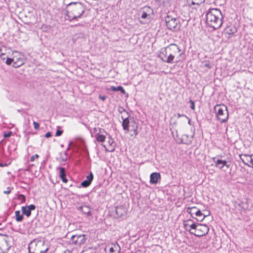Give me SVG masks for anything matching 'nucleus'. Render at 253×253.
I'll return each mask as SVG.
<instances>
[{
    "instance_id": "f257e3e1",
    "label": "nucleus",
    "mask_w": 253,
    "mask_h": 253,
    "mask_svg": "<svg viewBox=\"0 0 253 253\" xmlns=\"http://www.w3.org/2000/svg\"><path fill=\"white\" fill-rule=\"evenodd\" d=\"M184 227L186 230L189 227L191 229L194 230V232H191V234L197 237H201L206 235L209 232V227L205 224L194 223L192 220H188L184 221Z\"/></svg>"
},
{
    "instance_id": "f03ea898",
    "label": "nucleus",
    "mask_w": 253,
    "mask_h": 253,
    "mask_svg": "<svg viewBox=\"0 0 253 253\" xmlns=\"http://www.w3.org/2000/svg\"><path fill=\"white\" fill-rule=\"evenodd\" d=\"M123 119L122 126L126 132H129L131 137H135L138 134V124L133 117L124 118Z\"/></svg>"
},
{
    "instance_id": "7ed1b4c3",
    "label": "nucleus",
    "mask_w": 253,
    "mask_h": 253,
    "mask_svg": "<svg viewBox=\"0 0 253 253\" xmlns=\"http://www.w3.org/2000/svg\"><path fill=\"white\" fill-rule=\"evenodd\" d=\"M169 50V58L171 59V64L177 63L184 59L183 52H180L181 50L179 46L174 43H171L168 45Z\"/></svg>"
},
{
    "instance_id": "20e7f679",
    "label": "nucleus",
    "mask_w": 253,
    "mask_h": 253,
    "mask_svg": "<svg viewBox=\"0 0 253 253\" xmlns=\"http://www.w3.org/2000/svg\"><path fill=\"white\" fill-rule=\"evenodd\" d=\"M217 119L222 123L227 121L229 115L226 106L223 104L216 105L214 107Z\"/></svg>"
},
{
    "instance_id": "39448f33",
    "label": "nucleus",
    "mask_w": 253,
    "mask_h": 253,
    "mask_svg": "<svg viewBox=\"0 0 253 253\" xmlns=\"http://www.w3.org/2000/svg\"><path fill=\"white\" fill-rule=\"evenodd\" d=\"M166 23L168 28L173 31H177L180 29L179 20L173 17H166Z\"/></svg>"
},
{
    "instance_id": "423d86ee",
    "label": "nucleus",
    "mask_w": 253,
    "mask_h": 253,
    "mask_svg": "<svg viewBox=\"0 0 253 253\" xmlns=\"http://www.w3.org/2000/svg\"><path fill=\"white\" fill-rule=\"evenodd\" d=\"M219 17H206L207 24L214 30L219 29L222 24V18Z\"/></svg>"
},
{
    "instance_id": "0eeeda50",
    "label": "nucleus",
    "mask_w": 253,
    "mask_h": 253,
    "mask_svg": "<svg viewBox=\"0 0 253 253\" xmlns=\"http://www.w3.org/2000/svg\"><path fill=\"white\" fill-rule=\"evenodd\" d=\"M94 132L96 133L95 138L98 142H104L105 140L106 135L108 133L103 129L101 128H94Z\"/></svg>"
},
{
    "instance_id": "6e6552de",
    "label": "nucleus",
    "mask_w": 253,
    "mask_h": 253,
    "mask_svg": "<svg viewBox=\"0 0 253 253\" xmlns=\"http://www.w3.org/2000/svg\"><path fill=\"white\" fill-rule=\"evenodd\" d=\"M15 53L18 54V55L13 56V64L12 66L15 68H18L23 65L25 61L24 55L20 52L14 51Z\"/></svg>"
},
{
    "instance_id": "1a4fd4ad",
    "label": "nucleus",
    "mask_w": 253,
    "mask_h": 253,
    "mask_svg": "<svg viewBox=\"0 0 253 253\" xmlns=\"http://www.w3.org/2000/svg\"><path fill=\"white\" fill-rule=\"evenodd\" d=\"M169 50L168 46L165 48H161L158 57L164 62L171 64V59L169 58Z\"/></svg>"
},
{
    "instance_id": "9d476101",
    "label": "nucleus",
    "mask_w": 253,
    "mask_h": 253,
    "mask_svg": "<svg viewBox=\"0 0 253 253\" xmlns=\"http://www.w3.org/2000/svg\"><path fill=\"white\" fill-rule=\"evenodd\" d=\"M86 238L84 234L72 235L70 238L71 243L76 245H81L85 243Z\"/></svg>"
},
{
    "instance_id": "9b49d317",
    "label": "nucleus",
    "mask_w": 253,
    "mask_h": 253,
    "mask_svg": "<svg viewBox=\"0 0 253 253\" xmlns=\"http://www.w3.org/2000/svg\"><path fill=\"white\" fill-rule=\"evenodd\" d=\"M239 157L245 165L253 168V154H242L239 155Z\"/></svg>"
},
{
    "instance_id": "f8f14e48",
    "label": "nucleus",
    "mask_w": 253,
    "mask_h": 253,
    "mask_svg": "<svg viewBox=\"0 0 253 253\" xmlns=\"http://www.w3.org/2000/svg\"><path fill=\"white\" fill-rule=\"evenodd\" d=\"M212 159L215 163V166L220 169H222L224 167L228 169L230 166V162H227L226 160H222L221 159L216 160V157H213Z\"/></svg>"
},
{
    "instance_id": "ddd939ff",
    "label": "nucleus",
    "mask_w": 253,
    "mask_h": 253,
    "mask_svg": "<svg viewBox=\"0 0 253 253\" xmlns=\"http://www.w3.org/2000/svg\"><path fill=\"white\" fill-rule=\"evenodd\" d=\"M36 207L34 205H30L29 206H23L21 208V211L23 215H25L29 217L31 215V211H34Z\"/></svg>"
},
{
    "instance_id": "4468645a",
    "label": "nucleus",
    "mask_w": 253,
    "mask_h": 253,
    "mask_svg": "<svg viewBox=\"0 0 253 253\" xmlns=\"http://www.w3.org/2000/svg\"><path fill=\"white\" fill-rule=\"evenodd\" d=\"M35 245V246L38 248L40 247L41 245L43 246V244L42 243L41 241H38L37 243H36L35 242H32L30 244L29 246V253H46L48 251V248L45 249L43 251H40L38 248L35 249V252L31 253L30 251L31 248H32V247Z\"/></svg>"
},
{
    "instance_id": "2eb2a0df",
    "label": "nucleus",
    "mask_w": 253,
    "mask_h": 253,
    "mask_svg": "<svg viewBox=\"0 0 253 253\" xmlns=\"http://www.w3.org/2000/svg\"><path fill=\"white\" fill-rule=\"evenodd\" d=\"M108 148H106V150L108 152H112L115 151L116 146L115 143L113 139L109 134L108 135Z\"/></svg>"
},
{
    "instance_id": "dca6fc26",
    "label": "nucleus",
    "mask_w": 253,
    "mask_h": 253,
    "mask_svg": "<svg viewBox=\"0 0 253 253\" xmlns=\"http://www.w3.org/2000/svg\"><path fill=\"white\" fill-rule=\"evenodd\" d=\"M161 178V175L158 172H153L151 174L150 176V183L151 184H156L158 180Z\"/></svg>"
},
{
    "instance_id": "f3484780",
    "label": "nucleus",
    "mask_w": 253,
    "mask_h": 253,
    "mask_svg": "<svg viewBox=\"0 0 253 253\" xmlns=\"http://www.w3.org/2000/svg\"><path fill=\"white\" fill-rule=\"evenodd\" d=\"M109 253H120L121 247L117 243L112 244L111 246L109 247Z\"/></svg>"
},
{
    "instance_id": "a211bd4d",
    "label": "nucleus",
    "mask_w": 253,
    "mask_h": 253,
    "mask_svg": "<svg viewBox=\"0 0 253 253\" xmlns=\"http://www.w3.org/2000/svg\"><path fill=\"white\" fill-rule=\"evenodd\" d=\"M222 16L221 11L217 8H211L208 11L206 16Z\"/></svg>"
},
{
    "instance_id": "6ab92c4d",
    "label": "nucleus",
    "mask_w": 253,
    "mask_h": 253,
    "mask_svg": "<svg viewBox=\"0 0 253 253\" xmlns=\"http://www.w3.org/2000/svg\"><path fill=\"white\" fill-rule=\"evenodd\" d=\"M153 9L149 7L146 6L143 8L142 13L141 16H150L151 14H153Z\"/></svg>"
},
{
    "instance_id": "aec40b11",
    "label": "nucleus",
    "mask_w": 253,
    "mask_h": 253,
    "mask_svg": "<svg viewBox=\"0 0 253 253\" xmlns=\"http://www.w3.org/2000/svg\"><path fill=\"white\" fill-rule=\"evenodd\" d=\"M147 17H138L136 18H135L134 20L136 22V24L138 25V23H140L141 24H145L148 23V19H147L146 18Z\"/></svg>"
},
{
    "instance_id": "412c9836",
    "label": "nucleus",
    "mask_w": 253,
    "mask_h": 253,
    "mask_svg": "<svg viewBox=\"0 0 253 253\" xmlns=\"http://www.w3.org/2000/svg\"><path fill=\"white\" fill-rule=\"evenodd\" d=\"M191 141V139H189L188 135L187 134H183L179 143L188 144H189Z\"/></svg>"
},
{
    "instance_id": "4be33fe9",
    "label": "nucleus",
    "mask_w": 253,
    "mask_h": 253,
    "mask_svg": "<svg viewBox=\"0 0 253 253\" xmlns=\"http://www.w3.org/2000/svg\"><path fill=\"white\" fill-rule=\"evenodd\" d=\"M195 215L197 216L196 219L198 221H203L206 216L201 212L200 210H198L197 211H196V214Z\"/></svg>"
},
{
    "instance_id": "5701e85b",
    "label": "nucleus",
    "mask_w": 253,
    "mask_h": 253,
    "mask_svg": "<svg viewBox=\"0 0 253 253\" xmlns=\"http://www.w3.org/2000/svg\"><path fill=\"white\" fill-rule=\"evenodd\" d=\"M116 213L118 216L120 217L125 214V211L123 207H118L116 208Z\"/></svg>"
},
{
    "instance_id": "b1692460",
    "label": "nucleus",
    "mask_w": 253,
    "mask_h": 253,
    "mask_svg": "<svg viewBox=\"0 0 253 253\" xmlns=\"http://www.w3.org/2000/svg\"><path fill=\"white\" fill-rule=\"evenodd\" d=\"M16 220L17 222H21L24 218L23 213L21 214L19 211H16L15 212Z\"/></svg>"
},
{
    "instance_id": "393cba45",
    "label": "nucleus",
    "mask_w": 253,
    "mask_h": 253,
    "mask_svg": "<svg viewBox=\"0 0 253 253\" xmlns=\"http://www.w3.org/2000/svg\"><path fill=\"white\" fill-rule=\"evenodd\" d=\"M111 90L113 91H120L122 94H125L126 91L124 89V88L122 86H111Z\"/></svg>"
},
{
    "instance_id": "a878e982",
    "label": "nucleus",
    "mask_w": 253,
    "mask_h": 253,
    "mask_svg": "<svg viewBox=\"0 0 253 253\" xmlns=\"http://www.w3.org/2000/svg\"><path fill=\"white\" fill-rule=\"evenodd\" d=\"M155 1L157 3V5L160 6L168 4L170 0H155Z\"/></svg>"
},
{
    "instance_id": "bb28decb",
    "label": "nucleus",
    "mask_w": 253,
    "mask_h": 253,
    "mask_svg": "<svg viewBox=\"0 0 253 253\" xmlns=\"http://www.w3.org/2000/svg\"><path fill=\"white\" fill-rule=\"evenodd\" d=\"M57 169H59V177L60 178H62L63 177L66 176V173L65 169L63 167L61 168H57Z\"/></svg>"
},
{
    "instance_id": "cd10ccee",
    "label": "nucleus",
    "mask_w": 253,
    "mask_h": 253,
    "mask_svg": "<svg viewBox=\"0 0 253 253\" xmlns=\"http://www.w3.org/2000/svg\"><path fill=\"white\" fill-rule=\"evenodd\" d=\"M237 32V29L235 27L230 28L227 29V33L230 35H234Z\"/></svg>"
},
{
    "instance_id": "c85d7f7f",
    "label": "nucleus",
    "mask_w": 253,
    "mask_h": 253,
    "mask_svg": "<svg viewBox=\"0 0 253 253\" xmlns=\"http://www.w3.org/2000/svg\"><path fill=\"white\" fill-rule=\"evenodd\" d=\"M198 209L196 207H192L191 208H189L188 209V212L191 214L192 215L193 214H196V211H197Z\"/></svg>"
},
{
    "instance_id": "c756f323",
    "label": "nucleus",
    "mask_w": 253,
    "mask_h": 253,
    "mask_svg": "<svg viewBox=\"0 0 253 253\" xmlns=\"http://www.w3.org/2000/svg\"><path fill=\"white\" fill-rule=\"evenodd\" d=\"M17 199L21 201V203H24L26 201V197L23 194H19L17 196Z\"/></svg>"
},
{
    "instance_id": "7c9ffc66",
    "label": "nucleus",
    "mask_w": 253,
    "mask_h": 253,
    "mask_svg": "<svg viewBox=\"0 0 253 253\" xmlns=\"http://www.w3.org/2000/svg\"><path fill=\"white\" fill-rule=\"evenodd\" d=\"M93 179V173H92V172H90L89 174L86 176L85 180L88 181V182L91 183Z\"/></svg>"
},
{
    "instance_id": "2f4dec72",
    "label": "nucleus",
    "mask_w": 253,
    "mask_h": 253,
    "mask_svg": "<svg viewBox=\"0 0 253 253\" xmlns=\"http://www.w3.org/2000/svg\"><path fill=\"white\" fill-rule=\"evenodd\" d=\"M91 183L88 181L84 180L81 182V186L83 187H87L90 185Z\"/></svg>"
},
{
    "instance_id": "473e14b6",
    "label": "nucleus",
    "mask_w": 253,
    "mask_h": 253,
    "mask_svg": "<svg viewBox=\"0 0 253 253\" xmlns=\"http://www.w3.org/2000/svg\"><path fill=\"white\" fill-rule=\"evenodd\" d=\"M205 0H192V4L200 5V4L204 2Z\"/></svg>"
},
{
    "instance_id": "72a5a7b5",
    "label": "nucleus",
    "mask_w": 253,
    "mask_h": 253,
    "mask_svg": "<svg viewBox=\"0 0 253 253\" xmlns=\"http://www.w3.org/2000/svg\"><path fill=\"white\" fill-rule=\"evenodd\" d=\"M5 63L8 65H10L12 63L13 64V57L12 58L7 57V59H6Z\"/></svg>"
},
{
    "instance_id": "f704fd0d",
    "label": "nucleus",
    "mask_w": 253,
    "mask_h": 253,
    "mask_svg": "<svg viewBox=\"0 0 253 253\" xmlns=\"http://www.w3.org/2000/svg\"><path fill=\"white\" fill-rule=\"evenodd\" d=\"M12 134V132L11 131H8L6 132H5L3 134V137L4 138H7V137H9L11 136Z\"/></svg>"
},
{
    "instance_id": "c9c22d12",
    "label": "nucleus",
    "mask_w": 253,
    "mask_h": 253,
    "mask_svg": "<svg viewBox=\"0 0 253 253\" xmlns=\"http://www.w3.org/2000/svg\"><path fill=\"white\" fill-rule=\"evenodd\" d=\"M63 131L62 130L60 129H57L56 130V132L55 133V136H61L63 133Z\"/></svg>"
},
{
    "instance_id": "e433bc0d",
    "label": "nucleus",
    "mask_w": 253,
    "mask_h": 253,
    "mask_svg": "<svg viewBox=\"0 0 253 253\" xmlns=\"http://www.w3.org/2000/svg\"><path fill=\"white\" fill-rule=\"evenodd\" d=\"M61 159L62 161L65 162L67 159V153L66 152H65L64 154V156H61Z\"/></svg>"
},
{
    "instance_id": "4c0bfd02",
    "label": "nucleus",
    "mask_w": 253,
    "mask_h": 253,
    "mask_svg": "<svg viewBox=\"0 0 253 253\" xmlns=\"http://www.w3.org/2000/svg\"><path fill=\"white\" fill-rule=\"evenodd\" d=\"M204 66L208 69H211V66L209 61H206Z\"/></svg>"
},
{
    "instance_id": "58836bf2",
    "label": "nucleus",
    "mask_w": 253,
    "mask_h": 253,
    "mask_svg": "<svg viewBox=\"0 0 253 253\" xmlns=\"http://www.w3.org/2000/svg\"><path fill=\"white\" fill-rule=\"evenodd\" d=\"M33 125L34 126V128L35 129H38L40 127V125L38 122H34Z\"/></svg>"
},
{
    "instance_id": "ea45409f",
    "label": "nucleus",
    "mask_w": 253,
    "mask_h": 253,
    "mask_svg": "<svg viewBox=\"0 0 253 253\" xmlns=\"http://www.w3.org/2000/svg\"><path fill=\"white\" fill-rule=\"evenodd\" d=\"M39 155L38 154H35L33 156H32L31 158H30V161L31 162H33L34 161V160H35L36 158H39Z\"/></svg>"
},
{
    "instance_id": "a19ab883",
    "label": "nucleus",
    "mask_w": 253,
    "mask_h": 253,
    "mask_svg": "<svg viewBox=\"0 0 253 253\" xmlns=\"http://www.w3.org/2000/svg\"><path fill=\"white\" fill-rule=\"evenodd\" d=\"M189 102L190 103V108L192 109V110H194L195 109V104H194V102L193 101H192V100H190L189 101Z\"/></svg>"
},
{
    "instance_id": "79ce46f5",
    "label": "nucleus",
    "mask_w": 253,
    "mask_h": 253,
    "mask_svg": "<svg viewBox=\"0 0 253 253\" xmlns=\"http://www.w3.org/2000/svg\"><path fill=\"white\" fill-rule=\"evenodd\" d=\"M11 188L10 187H8L7 188V190L4 191L3 192V193H4V194H9V193L11 192Z\"/></svg>"
},
{
    "instance_id": "37998d69",
    "label": "nucleus",
    "mask_w": 253,
    "mask_h": 253,
    "mask_svg": "<svg viewBox=\"0 0 253 253\" xmlns=\"http://www.w3.org/2000/svg\"><path fill=\"white\" fill-rule=\"evenodd\" d=\"M99 99H101V100H102V101H104V100H106V99L107 98V97H106V96H105V95H100L99 96Z\"/></svg>"
},
{
    "instance_id": "c03bdc74",
    "label": "nucleus",
    "mask_w": 253,
    "mask_h": 253,
    "mask_svg": "<svg viewBox=\"0 0 253 253\" xmlns=\"http://www.w3.org/2000/svg\"><path fill=\"white\" fill-rule=\"evenodd\" d=\"M51 136H52V134H51V133L50 132H47V133H46V134L45 135V137L46 138H49Z\"/></svg>"
},
{
    "instance_id": "a18cd8bd",
    "label": "nucleus",
    "mask_w": 253,
    "mask_h": 253,
    "mask_svg": "<svg viewBox=\"0 0 253 253\" xmlns=\"http://www.w3.org/2000/svg\"><path fill=\"white\" fill-rule=\"evenodd\" d=\"M61 179L62 180V182L64 183H67L68 182V179L66 178V176L61 178Z\"/></svg>"
},
{
    "instance_id": "49530a36",
    "label": "nucleus",
    "mask_w": 253,
    "mask_h": 253,
    "mask_svg": "<svg viewBox=\"0 0 253 253\" xmlns=\"http://www.w3.org/2000/svg\"><path fill=\"white\" fill-rule=\"evenodd\" d=\"M77 4H78V3L77 2H71L69 4H68L67 5V6H71L72 5H77Z\"/></svg>"
},
{
    "instance_id": "de8ad7c7",
    "label": "nucleus",
    "mask_w": 253,
    "mask_h": 253,
    "mask_svg": "<svg viewBox=\"0 0 253 253\" xmlns=\"http://www.w3.org/2000/svg\"><path fill=\"white\" fill-rule=\"evenodd\" d=\"M181 117H184L186 118V117H187L186 115H183V114H177V118H179Z\"/></svg>"
},
{
    "instance_id": "09e8293b",
    "label": "nucleus",
    "mask_w": 253,
    "mask_h": 253,
    "mask_svg": "<svg viewBox=\"0 0 253 253\" xmlns=\"http://www.w3.org/2000/svg\"><path fill=\"white\" fill-rule=\"evenodd\" d=\"M69 17L68 20L71 21V20H73L74 19L75 20L77 19L78 17L74 16V17H73V18L72 19L70 18V17Z\"/></svg>"
},
{
    "instance_id": "8fccbe9b",
    "label": "nucleus",
    "mask_w": 253,
    "mask_h": 253,
    "mask_svg": "<svg viewBox=\"0 0 253 253\" xmlns=\"http://www.w3.org/2000/svg\"><path fill=\"white\" fill-rule=\"evenodd\" d=\"M6 166H7V164H3L0 163V167H5Z\"/></svg>"
},
{
    "instance_id": "3c124183",
    "label": "nucleus",
    "mask_w": 253,
    "mask_h": 253,
    "mask_svg": "<svg viewBox=\"0 0 253 253\" xmlns=\"http://www.w3.org/2000/svg\"><path fill=\"white\" fill-rule=\"evenodd\" d=\"M4 55V54L2 52L1 49H0V57L2 58V56Z\"/></svg>"
},
{
    "instance_id": "603ef678",
    "label": "nucleus",
    "mask_w": 253,
    "mask_h": 253,
    "mask_svg": "<svg viewBox=\"0 0 253 253\" xmlns=\"http://www.w3.org/2000/svg\"><path fill=\"white\" fill-rule=\"evenodd\" d=\"M121 109H122V110H121L120 109L119 110L120 113H122L123 112H126V110L123 108H121Z\"/></svg>"
},
{
    "instance_id": "864d4df0",
    "label": "nucleus",
    "mask_w": 253,
    "mask_h": 253,
    "mask_svg": "<svg viewBox=\"0 0 253 253\" xmlns=\"http://www.w3.org/2000/svg\"><path fill=\"white\" fill-rule=\"evenodd\" d=\"M186 118L188 119V124L190 125L191 120L189 118H188L187 116L186 117Z\"/></svg>"
},
{
    "instance_id": "5fc2aeb1",
    "label": "nucleus",
    "mask_w": 253,
    "mask_h": 253,
    "mask_svg": "<svg viewBox=\"0 0 253 253\" xmlns=\"http://www.w3.org/2000/svg\"><path fill=\"white\" fill-rule=\"evenodd\" d=\"M71 143H72V142H71L69 143V146H68V148H67V150H69V146H70V145L71 144Z\"/></svg>"
},
{
    "instance_id": "6e6d98bb",
    "label": "nucleus",
    "mask_w": 253,
    "mask_h": 253,
    "mask_svg": "<svg viewBox=\"0 0 253 253\" xmlns=\"http://www.w3.org/2000/svg\"><path fill=\"white\" fill-rule=\"evenodd\" d=\"M3 241H4L5 244H7V241L6 240L4 239Z\"/></svg>"
},
{
    "instance_id": "4d7b16f0",
    "label": "nucleus",
    "mask_w": 253,
    "mask_h": 253,
    "mask_svg": "<svg viewBox=\"0 0 253 253\" xmlns=\"http://www.w3.org/2000/svg\"><path fill=\"white\" fill-rule=\"evenodd\" d=\"M7 246H8L7 245ZM7 249H8V247H6V250H7Z\"/></svg>"
}]
</instances>
